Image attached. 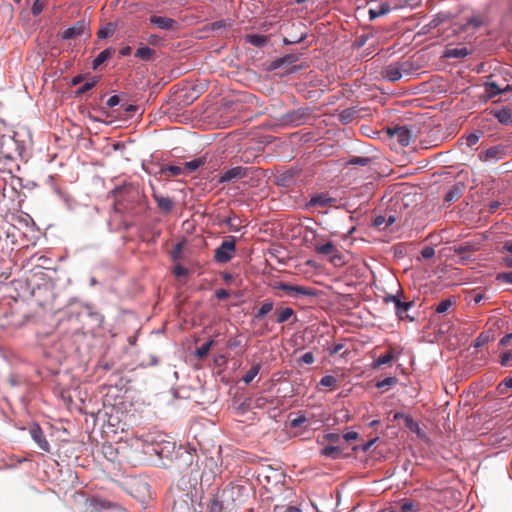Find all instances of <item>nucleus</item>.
<instances>
[{"instance_id": "1", "label": "nucleus", "mask_w": 512, "mask_h": 512, "mask_svg": "<svg viewBox=\"0 0 512 512\" xmlns=\"http://www.w3.org/2000/svg\"><path fill=\"white\" fill-rule=\"evenodd\" d=\"M17 133L13 136H0V159L14 160L16 157H22L26 151L23 142L17 138Z\"/></svg>"}, {"instance_id": "2", "label": "nucleus", "mask_w": 512, "mask_h": 512, "mask_svg": "<svg viewBox=\"0 0 512 512\" xmlns=\"http://www.w3.org/2000/svg\"><path fill=\"white\" fill-rule=\"evenodd\" d=\"M311 113L312 110L309 107H300L282 114L276 118V121L280 126L296 127L305 124L310 119Z\"/></svg>"}, {"instance_id": "3", "label": "nucleus", "mask_w": 512, "mask_h": 512, "mask_svg": "<svg viewBox=\"0 0 512 512\" xmlns=\"http://www.w3.org/2000/svg\"><path fill=\"white\" fill-rule=\"evenodd\" d=\"M235 251L236 240L233 236H230L225 239L218 248H216L214 259L218 263H227L233 258Z\"/></svg>"}, {"instance_id": "4", "label": "nucleus", "mask_w": 512, "mask_h": 512, "mask_svg": "<svg viewBox=\"0 0 512 512\" xmlns=\"http://www.w3.org/2000/svg\"><path fill=\"white\" fill-rule=\"evenodd\" d=\"M507 154V147L499 144L495 146H491L486 150L480 152L478 154L479 160L483 162L495 163L499 160H502Z\"/></svg>"}, {"instance_id": "5", "label": "nucleus", "mask_w": 512, "mask_h": 512, "mask_svg": "<svg viewBox=\"0 0 512 512\" xmlns=\"http://www.w3.org/2000/svg\"><path fill=\"white\" fill-rule=\"evenodd\" d=\"M409 66L410 64L408 62L391 63L385 67L383 77L390 82H396L402 78L403 71H408Z\"/></svg>"}, {"instance_id": "6", "label": "nucleus", "mask_w": 512, "mask_h": 512, "mask_svg": "<svg viewBox=\"0 0 512 512\" xmlns=\"http://www.w3.org/2000/svg\"><path fill=\"white\" fill-rule=\"evenodd\" d=\"M149 23L165 31H177L180 27L177 20L167 16L152 15L149 17Z\"/></svg>"}, {"instance_id": "7", "label": "nucleus", "mask_w": 512, "mask_h": 512, "mask_svg": "<svg viewBox=\"0 0 512 512\" xmlns=\"http://www.w3.org/2000/svg\"><path fill=\"white\" fill-rule=\"evenodd\" d=\"M314 250L319 255H329L330 261L335 265L342 263V255L331 241L323 244H316Z\"/></svg>"}, {"instance_id": "8", "label": "nucleus", "mask_w": 512, "mask_h": 512, "mask_svg": "<svg viewBox=\"0 0 512 512\" xmlns=\"http://www.w3.org/2000/svg\"><path fill=\"white\" fill-rule=\"evenodd\" d=\"M387 133L391 137H395L399 144L403 147H407L411 143L412 132L407 126L388 127Z\"/></svg>"}, {"instance_id": "9", "label": "nucleus", "mask_w": 512, "mask_h": 512, "mask_svg": "<svg viewBox=\"0 0 512 512\" xmlns=\"http://www.w3.org/2000/svg\"><path fill=\"white\" fill-rule=\"evenodd\" d=\"M277 289L285 291L290 296H315V290L303 286L291 285L281 282L276 286Z\"/></svg>"}, {"instance_id": "10", "label": "nucleus", "mask_w": 512, "mask_h": 512, "mask_svg": "<svg viewBox=\"0 0 512 512\" xmlns=\"http://www.w3.org/2000/svg\"><path fill=\"white\" fill-rule=\"evenodd\" d=\"M247 176V168L236 166L226 170L219 177V183H230Z\"/></svg>"}, {"instance_id": "11", "label": "nucleus", "mask_w": 512, "mask_h": 512, "mask_svg": "<svg viewBox=\"0 0 512 512\" xmlns=\"http://www.w3.org/2000/svg\"><path fill=\"white\" fill-rule=\"evenodd\" d=\"M29 433L31 438L35 441V443L38 445V447L44 451L49 452L50 451V445L44 436V433L41 429V427L38 424H33L30 429Z\"/></svg>"}, {"instance_id": "12", "label": "nucleus", "mask_w": 512, "mask_h": 512, "mask_svg": "<svg viewBox=\"0 0 512 512\" xmlns=\"http://www.w3.org/2000/svg\"><path fill=\"white\" fill-rule=\"evenodd\" d=\"M88 29V25L84 20L77 21L72 26L65 29L62 33V39L70 40L75 39L79 36H82L86 30Z\"/></svg>"}, {"instance_id": "13", "label": "nucleus", "mask_w": 512, "mask_h": 512, "mask_svg": "<svg viewBox=\"0 0 512 512\" xmlns=\"http://www.w3.org/2000/svg\"><path fill=\"white\" fill-rule=\"evenodd\" d=\"M386 303L392 302L395 306V313L400 318H404V314L412 307L413 302H403L398 295H387L384 298Z\"/></svg>"}, {"instance_id": "14", "label": "nucleus", "mask_w": 512, "mask_h": 512, "mask_svg": "<svg viewBox=\"0 0 512 512\" xmlns=\"http://www.w3.org/2000/svg\"><path fill=\"white\" fill-rule=\"evenodd\" d=\"M298 176H299V170L291 168V169H288V170L278 174L276 176L275 183L278 186L287 188L295 183Z\"/></svg>"}, {"instance_id": "15", "label": "nucleus", "mask_w": 512, "mask_h": 512, "mask_svg": "<svg viewBox=\"0 0 512 512\" xmlns=\"http://www.w3.org/2000/svg\"><path fill=\"white\" fill-rule=\"evenodd\" d=\"M335 202L336 199L330 197L328 193H316L311 196L308 205L312 207H326Z\"/></svg>"}, {"instance_id": "16", "label": "nucleus", "mask_w": 512, "mask_h": 512, "mask_svg": "<svg viewBox=\"0 0 512 512\" xmlns=\"http://www.w3.org/2000/svg\"><path fill=\"white\" fill-rule=\"evenodd\" d=\"M490 114L502 125L507 126L512 123V109L510 108L492 109Z\"/></svg>"}, {"instance_id": "17", "label": "nucleus", "mask_w": 512, "mask_h": 512, "mask_svg": "<svg viewBox=\"0 0 512 512\" xmlns=\"http://www.w3.org/2000/svg\"><path fill=\"white\" fill-rule=\"evenodd\" d=\"M153 199L155 200L157 207L164 213H170L173 208V201L167 197L157 193H153Z\"/></svg>"}, {"instance_id": "18", "label": "nucleus", "mask_w": 512, "mask_h": 512, "mask_svg": "<svg viewBox=\"0 0 512 512\" xmlns=\"http://www.w3.org/2000/svg\"><path fill=\"white\" fill-rule=\"evenodd\" d=\"M297 60H298V56L297 55H295V54H287V55H285L283 57H280V58L275 59L274 61H272L271 68L272 69H278V68H281V67L290 66V65H293Z\"/></svg>"}, {"instance_id": "19", "label": "nucleus", "mask_w": 512, "mask_h": 512, "mask_svg": "<svg viewBox=\"0 0 512 512\" xmlns=\"http://www.w3.org/2000/svg\"><path fill=\"white\" fill-rule=\"evenodd\" d=\"M482 25V20L479 17L473 16L469 18L464 24L460 25L459 31L473 34Z\"/></svg>"}, {"instance_id": "20", "label": "nucleus", "mask_w": 512, "mask_h": 512, "mask_svg": "<svg viewBox=\"0 0 512 512\" xmlns=\"http://www.w3.org/2000/svg\"><path fill=\"white\" fill-rule=\"evenodd\" d=\"M510 90V86L506 85L505 88H500L496 82H486L485 83V92L487 94V98L491 99L499 94H502L506 91Z\"/></svg>"}, {"instance_id": "21", "label": "nucleus", "mask_w": 512, "mask_h": 512, "mask_svg": "<svg viewBox=\"0 0 512 512\" xmlns=\"http://www.w3.org/2000/svg\"><path fill=\"white\" fill-rule=\"evenodd\" d=\"M114 52H115V50L113 48H111V47L104 49L92 61V68L94 70L98 69L103 63H105L108 59H110L112 57Z\"/></svg>"}, {"instance_id": "22", "label": "nucleus", "mask_w": 512, "mask_h": 512, "mask_svg": "<svg viewBox=\"0 0 512 512\" xmlns=\"http://www.w3.org/2000/svg\"><path fill=\"white\" fill-rule=\"evenodd\" d=\"M469 54H470V50L469 49H467L466 47H460V48H448V49H446L444 51L443 56L445 58L459 59V58H464V57H466Z\"/></svg>"}, {"instance_id": "23", "label": "nucleus", "mask_w": 512, "mask_h": 512, "mask_svg": "<svg viewBox=\"0 0 512 512\" xmlns=\"http://www.w3.org/2000/svg\"><path fill=\"white\" fill-rule=\"evenodd\" d=\"M268 39L267 36L262 34H247L245 35V42L256 46V47H263L266 45Z\"/></svg>"}, {"instance_id": "24", "label": "nucleus", "mask_w": 512, "mask_h": 512, "mask_svg": "<svg viewBox=\"0 0 512 512\" xmlns=\"http://www.w3.org/2000/svg\"><path fill=\"white\" fill-rule=\"evenodd\" d=\"M395 359V354L392 350L387 351L386 353L379 356L372 362V368L376 369L382 365H386L391 363Z\"/></svg>"}, {"instance_id": "25", "label": "nucleus", "mask_w": 512, "mask_h": 512, "mask_svg": "<svg viewBox=\"0 0 512 512\" xmlns=\"http://www.w3.org/2000/svg\"><path fill=\"white\" fill-rule=\"evenodd\" d=\"M494 340V333L493 331H484L481 332L477 338L474 341V347L480 348L484 346L485 344L491 342Z\"/></svg>"}, {"instance_id": "26", "label": "nucleus", "mask_w": 512, "mask_h": 512, "mask_svg": "<svg viewBox=\"0 0 512 512\" xmlns=\"http://www.w3.org/2000/svg\"><path fill=\"white\" fill-rule=\"evenodd\" d=\"M115 31H116V24L112 23V22H108L99 29L97 35H98L99 39H106V38L113 36Z\"/></svg>"}, {"instance_id": "27", "label": "nucleus", "mask_w": 512, "mask_h": 512, "mask_svg": "<svg viewBox=\"0 0 512 512\" xmlns=\"http://www.w3.org/2000/svg\"><path fill=\"white\" fill-rule=\"evenodd\" d=\"M154 54L155 52L152 48L148 46H142L136 50L135 57L143 61H150L153 58Z\"/></svg>"}, {"instance_id": "28", "label": "nucleus", "mask_w": 512, "mask_h": 512, "mask_svg": "<svg viewBox=\"0 0 512 512\" xmlns=\"http://www.w3.org/2000/svg\"><path fill=\"white\" fill-rule=\"evenodd\" d=\"M390 10H391V8H390L389 4L382 3V4H380V6L378 7L377 10H374V9L369 10V19L374 20L380 16L386 15L387 13L390 12Z\"/></svg>"}, {"instance_id": "29", "label": "nucleus", "mask_w": 512, "mask_h": 512, "mask_svg": "<svg viewBox=\"0 0 512 512\" xmlns=\"http://www.w3.org/2000/svg\"><path fill=\"white\" fill-rule=\"evenodd\" d=\"M261 369L260 363L254 364L242 377V381L245 384H249L253 381V379L259 374Z\"/></svg>"}, {"instance_id": "30", "label": "nucleus", "mask_w": 512, "mask_h": 512, "mask_svg": "<svg viewBox=\"0 0 512 512\" xmlns=\"http://www.w3.org/2000/svg\"><path fill=\"white\" fill-rule=\"evenodd\" d=\"M342 452V449L339 446H326L321 450V455L325 457H329L331 459H337Z\"/></svg>"}, {"instance_id": "31", "label": "nucleus", "mask_w": 512, "mask_h": 512, "mask_svg": "<svg viewBox=\"0 0 512 512\" xmlns=\"http://www.w3.org/2000/svg\"><path fill=\"white\" fill-rule=\"evenodd\" d=\"M294 315H295V312L292 308L285 307L279 311V313L277 315L276 322L279 324H282V323L288 321Z\"/></svg>"}, {"instance_id": "32", "label": "nucleus", "mask_w": 512, "mask_h": 512, "mask_svg": "<svg viewBox=\"0 0 512 512\" xmlns=\"http://www.w3.org/2000/svg\"><path fill=\"white\" fill-rule=\"evenodd\" d=\"M462 193V187L458 185H454L446 194L444 197L445 202H452L455 199L459 198Z\"/></svg>"}, {"instance_id": "33", "label": "nucleus", "mask_w": 512, "mask_h": 512, "mask_svg": "<svg viewBox=\"0 0 512 512\" xmlns=\"http://www.w3.org/2000/svg\"><path fill=\"white\" fill-rule=\"evenodd\" d=\"M274 304L272 301H265L260 308L257 310L255 314V318L262 319L264 316H266L269 312L273 310Z\"/></svg>"}, {"instance_id": "34", "label": "nucleus", "mask_w": 512, "mask_h": 512, "mask_svg": "<svg viewBox=\"0 0 512 512\" xmlns=\"http://www.w3.org/2000/svg\"><path fill=\"white\" fill-rule=\"evenodd\" d=\"M405 426L412 432L416 433L417 435H422V430L419 426V423L415 421L410 415L405 416Z\"/></svg>"}, {"instance_id": "35", "label": "nucleus", "mask_w": 512, "mask_h": 512, "mask_svg": "<svg viewBox=\"0 0 512 512\" xmlns=\"http://www.w3.org/2000/svg\"><path fill=\"white\" fill-rule=\"evenodd\" d=\"M509 389H512V376L504 378L496 387L499 395H505Z\"/></svg>"}, {"instance_id": "36", "label": "nucleus", "mask_w": 512, "mask_h": 512, "mask_svg": "<svg viewBox=\"0 0 512 512\" xmlns=\"http://www.w3.org/2000/svg\"><path fill=\"white\" fill-rule=\"evenodd\" d=\"M98 82V78L97 77H93L91 80L85 82L82 86H80L75 94L76 96H81L83 95L84 93L88 92L89 90H91L93 87H95V85L97 84Z\"/></svg>"}, {"instance_id": "37", "label": "nucleus", "mask_w": 512, "mask_h": 512, "mask_svg": "<svg viewBox=\"0 0 512 512\" xmlns=\"http://www.w3.org/2000/svg\"><path fill=\"white\" fill-rule=\"evenodd\" d=\"M207 510L208 512H222V502L217 497L213 496L208 501Z\"/></svg>"}, {"instance_id": "38", "label": "nucleus", "mask_w": 512, "mask_h": 512, "mask_svg": "<svg viewBox=\"0 0 512 512\" xmlns=\"http://www.w3.org/2000/svg\"><path fill=\"white\" fill-rule=\"evenodd\" d=\"M397 382H398L397 377L391 376V377H386L382 380L377 381L375 386L378 389H382V388H386V387L389 388V387L396 385Z\"/></svg>"}, {"instance_id": "39", "label": "nucleus", "mask_w": 512, "mask_h": 512, "mask_svg": "<svg viewBox=\"0 0 512 512\" xmlns=\"http://www.w3.org/2000/svg\"><path fill=\"white\" fill-rule=\"evenodd\" d=\"M184 171V168L178 165H166L161 168V172L166 173L169 172L172 176H178L182 174Z\"/></svg>"}, {"instance_id": "40", "label": "nucleus", "mask_w": 512, "mask_h": 512, "mask_svg": "<svg viewBox=\"0 0 512 512\" xmlns=\"http://www.w3.org/2000/svg\"><path fill=\"white\" fill-rule=\"evenodd\" d=\"M370 162V158L368 157H359V156H353L348 160L349 165L354 166H366Z\"/></svg>"}, {"instance_id": "41", "label": "nucleus", "mask_w": 512, "mask_h": 512, "mask_svg": "<svg viewBox=\"0 0 512 512\" xmlns=\"http://www.w3.org/2000/svg\"><path fill=\"white\" fill-rule=\"evenodd\" d=\"M203 160L201 158L199 159H193L191 161H187L184 163V170H188L189 172H193L196 169H198L202 164Z\"/></svg>"}, {"instance_id": "42", "label": "nucleus", "mask_w": 512, "mask_h": 512, "mask_svg": "<svg viewBox=\"0 0 512 512\" xmlns=\"http://www.w3.org/2000/svg\"><path fill=\"white\" fill-rule=\"evenodd\" d=\"M45 5H46V0H36L31 7V13L34 16L40 15L42 13V11L44 10Z\"/></svg>"}, {"instance_id": "43", "label": "nucleus", "mask_w": 512, "mask_h": 512, "mask_svg": "<svg viewBox=\"0 0 512 512\" xmlns=\"http://www.w3.org/2000/svg\"><path fill=\"white\" fill-rule=\"evenodd\" d=\"M453 304V301L451 299H445L438 303V305L435 308V311L438 314L445 313Z\"/></svg>"}, {"instance_id": "44", "label": "nucleus", "mask_w": 512, "mask_h": 512, "mask_svg": "<svg viewBox=\"0 0 512 512\" xmlns=\"http://www.w3.org/2000/svg\"><path fill=\"white\" fill-rule=\"evenodd\" d=\"M337 384V379L332 375H325L321 378L319 385L324 387H334Z\"/></svg>"}, {"instance_id": "45", "label": "nucleus", "mask_w": 512, "mask_h": 512, "mask_svg": "<svg viewBox=\"0 0 512 512\" xmlns=\"http://www.w3.org/2000/svg\"><path fill=\"white\" fill-rule=\"evenodd\" d=\"M496 280L502 283L512 284V271L498 273Z\"/></svg>"}, {"instance_id": "46", "label": "nucleus", "mask_w": 512, "mask_h": 512, "mask_svg": "<svg viewBox=\"0 0 512 512\" xmlns=\"http://www.w3.org/2000/svg\"><path fill=\"white\" fill-rule=\"evenodd\" d=\"M354 114H355L354 110L344 109L339 115L340 121L342 123H349L352 120Z\"/></svg>"}, {"instance_id": "47", "label": "nucleus", "mask_w": 512, "mask_h": 512, "mask_svg": "<svg viewBox=\"0 0 512 512\" xmlns=\"http://www.w3.org/2000/svg\"><path fill=\"white\" fill-rule=\"evenodd\" d=\"M378 437H375L369 441H367L366 443H364L363 445L361 446H355L353 448L354 451H362V452H367L377 441H378Z\"/></svg>"}, {"instance_id": "48", "label": "nucleus", "mask_w": 512, "mask_h": 512, "mask_svg": "<svg viewBox=\"0 0 512 512\" xmlns=\"http://www.w3.org/2000/svg\"><path fill=\"white\" fill-rule=\"evenodd\" d=\"M212 343H213L212 341H209V342L203 344L201 347H199L197 349V351H196V356L198 358L205 357L208 354V352H209V350L211 348Z\"/></svg>"}, {"instance_id": "49", "label": "nucleus", "mask_w": 512, "mask_h": 512, "mask_svg": "<svg viewBox=\"0 0 512 512\" xmlns=\"http://www.w3.org/2000/svg\"><path fill=\"white\" fill-rule=\"evenodd\" d=\"M306 417L302 414L300 415H297L295 418H293L291 421H290V426L292 428H297V427H300L302 424H304L306 422Z\"/></svg>"}, {"instance_id": "50", "label": "nucleus", "mask_w": 512, "mask_h": 512, "mask_svg": "<svg viewBox=\"0 0 512 512\" xmlns=\"http://www.w3.org/2000/svg\"><path fill=\"white\" fill-rule=\"evenodd\" d=\"M435 255V250L433 247L431 246H425L422 248L421 250V256L424 258V259H431L432 257H434Z\"/></svg>"}, {"instance_id": "51", "label": "nucleus", "mask_w": 512, "mask_h": 512, "mask_svg": "<svg viewBox=\"0 0 512 512\" xmlns=\"http://www.w3.org/2000/svg\"><path fill=\"white\" fill-rule=\"evenodd\" d=\"M315 358L312 352H306L304 353L300 358L299 362L304 364H312L314 362Z\"/></svg>"}, {"instance_id": "52", "label": "nucleus", "mask_w": 512, "mask_h": 512, "mask_svg": "<svg viewBox=\"0 0 512 512\" xmlns=\"http://www.w3.org/2000/svg\"><path fill=\"white\" fill-rule=\"evenodd\" d=\"M479 135L477 133H471L466 137V145L472 147L479 141Z\"/></svg>"}, {"instance_id": "53", "label": "nucleus", "mask_w": 512, "mask_h": 512, "mask_svg": "<svg viewBox=\"0 0 512 512\" xmlns=\"http://www.w3.org/2000/svg\"><path fill=\"white\" fill-rule=\"evenodd\" d=\"M512 359V353L510 351H506L500 356V364L502 366H507L509 361Z\"/></svg>"}, {"instance_id": "54", "label": "nucleus", "mask_w": 512, "mask_h": 512, "mask_svg": "<svg viewBox=\"0 0 512 512\" xmlns=\"http://www.w3.org/2000/svg\"><path fill=\"white\" fill-rule=\"evenodd\" d=\"M215 296L219 300H224L229 297V292L225 289H218L215 291Z\"/></svg>"}, {"instance_id": "55", "label": "nucleus", "mask_w": 512, "mask_h": 512, "mask_svg": "<svg viewBox=\"0 0 512 512\" xmlns=\"http://www.w3.org/2000/svg\"><path fill=\"white\" fill-rule=\"evenodd\" d=\"M358 437H359V434L355 431H349V432L343 434V438L346 441H354V440H357Z\"/></svg>"}, {"instance_id": "56", "label": "nucleus", "mask_w": 512, "mask_h": 512, "mask_svg": "<svg viewBox=\"0 0 512 512\" xmlns=\"http://www.w3.org/2000/svg\"><path fill=\"white\" fill-rule=\"evenodd\" d=\"M324 439L328 442H338L340 440V435L337 433H327L324 435Z\"/></svg>"}, {"instance_id": "57", "label": "nucleus", "mask_w": 512, "mask_h": 512, "mask_svg": "<svg viewBox=\"0 0 512 512\" xmlns=\"http://www.w3.org/2000/svg\"><path fill=\"white\" fill-rule=\"evenodd\" d=\"M119 102H120V98H119L117 95H113V96H111V97L107 100L106 105H107L108 107L112 108V107H114V106L118 105V104H119Z\"/></svg>"}, {"instance_id": "58", "label": "nucleus", "mask_w": 512, "mask_h": 512, "mask_svg": "<svg viewBox=\"0 0 512 512\" xmlns=\"http://www.w3.org/2000/svg\"><path fill=\"white\" fill-rule=\"evenodd\" d=\"M502 263L507 268H512V256L505 255L501 257Z\"/></svg>"}, {"instance_id": "59", "label": "nucleus", "mask_w": 512, "mask_h": 512, "mask_svg": "<svg viewBox=\"0 0 512 512\" xmlns=\"http://www.w3.org/2000/svg\"><path fill=\"white\" fill-rule=\"evenodd\" d=\"M512 339V333H509V334H506L505 336H503L500 341H499V345L500 346H505L507 345Z\"/></svg>"}, {"instance_id": "60", "label": "nucleus", "mask_w": 512, "mask_h": 512, "mask_svg": "<svg viewBox=\"0 0 512 512\" xmlns=\"http://www.w3.org/2000/svg\"><path fill=\"white\" fill-rule=\"evenodd\" d=\"M344 345L341 344V343H336L334 344V346L330 349V355H334V354H337L338 352H340L342 349H343Z\"/></svg>"}, {"instance_id": "61", "label": "nucleus", "mask_w": 512, "mask_h": 512, "mask_svg": "<svg viewBox=\"0 0 512 512\" xmlns=\"http://www.w3.org/2000/svg\"><path fill=\"white\" fill-rule=\"evenodd\" d=\"M414 505L412 502H405L401 505V512H410L413 509Z\"/></svg>"}, {"instance_id": "62", "label": "nucleus", "mask_w": 512, "mask_h": 512, "mask_svg": "<svg viewBox=\"0 0 512 512\" xmlns=\"http://www.w3.org/2000/svg\"><path fill=\"white\" fill-rule=\"evenodd\" d=\"M384 223H386V218H385V216H382V215L375 217V219L373 221L374 226H377V227L381 226Z\"/></svg>"}, {"instance_id": "63", "label": "nucleus", "mask_w": 512, "mask_h": 512, "mask_svg": "<svg viewBox=\"0 0 512 512\" xmlns=\"http://www.w3.org/2000/svg\"><path fill=\"white\" fill-rule=\"evenodd\" d=\"M501 252H507L512 254V241H507L503 244Z\"/></svg>"}, {"instance_id": "64", "label": "nucleus", "mask_w": 512, "mask_h": 512, "mask_svg": "<svg viewBox=\"0 0 512 512\" xmlns=\"http://www.w3.org/2000/svg\"><path fill=\"white\" fill-rule=\"evenodd\" d=\"M132 53V48L130 46H125L120 50L121 56H129Z\"/></svg>"}]
</instances>
